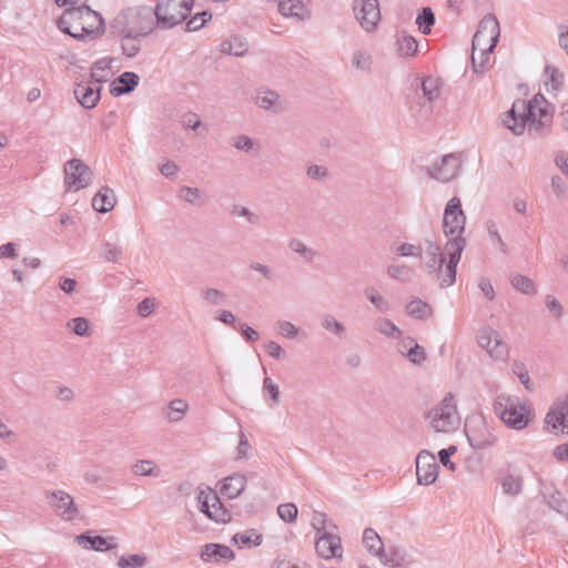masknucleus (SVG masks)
Returning <instances> with one entry per match:
<instances>
[{"label":"nucleus","mask_w":568,"mask_h":568,"mask_svg":"<svg viewBox=\"0 0 568 568\" xmlns=\"http://www.w3.org/2000/svg\"><path fill=\"white\" fill-rule=\"evenodd\" d=\"M439 465L430 452L423 449L416 457V477L419 485L429 486L437 479Z\"/></svg>","instance_id":"obj_17"},{"label":"nucleus","mask_w":568,"mask_h":568,"mask_svg":"<svg viewBox=\"0 0 568 568\" xmlns=\"http://www.w3.org/2000/svg\"><path fill=\"white\" fill-rule=\"evenodd\" d=\"M313 528L317 531L318 536L326 531H336L337 526L332 523L324 513H314L312 520Z\"/></svg>","instance_id":"obj_52"},{"label":"nucleus","mask_w":568,"mask_h":568,"mask_svg":"<svg viewBox=\"0 0 568 568\" xmlns=\"http://www.w3.org/2000/svg\"><path fill=\"white\" fill-rule=\"evenodd\" d=\"M384 565L396 568L407 566L409 556L402 546L389 545L378 558Z\"/></svg>","instance_id":"obj_25"},{"label":"nucleus","mask_w":568,"mask_h":568,"mask_svg":"<svg viewBox=\"0 0 568 568\" xmlns=\"http://www.w3.org/2000/svg\"><path fill=\"white\" fill-rule=\"evenodd\" d=\"M187 408L189 405L184 399H173L168 405L166 418L169 422H180L183 419Z\"/></svg>","instance_id":"obj_45"},{"label":"nucleus","mask_w":568,"mask_h":568,"mask_svg":"<svg viewBox=\"0 0 568 568\" xmlns=\"http://www.w3.org/2000/svg\"><path fill=\"white\" fill-rule=\"evenodd\" d=\"M478 345L487 352L495 362H506L509 348L501 335L490 326L481 327L477 333Z\"/></svg>","instance_id":"obj_12"},{"label":"nucleus","mask_w":568,"mask_h":568,"mask_svg":"<svg viewBox=\"0 0 568 568\" xmlns=\"http://www.w3.org/2000/svg\"><path fill=\"white\" fill-rule=\"evenodd\" d=\"M153 11L145 6L122 9L112 20V31L125 39L149 34L154 28Z\"/></svg>","instance_id":"obj_4"},{"label":"nucleus","mask_w":568,"mask_h":568,"mask_svg":"<svg viewBox=\"0 0 568 568\" xmlns=\"http://www.w3.org/2000/svg\"><path fill=\"white\" fill-rule=\"evenodd\" d=\"M115 62L113 58H102L94 62L91 69V79L98 84L106 82L112 75V64Z\"/></svg>","instance_id":"obj_29"},{"label":"nucleus","mask_w":568,"mask_h":568,"mask_svg":"<svg viewBox=\"0 0 568 568\" xmlns=\"http://www.w3.org/2000/svg\"><path fill=\"white\" fill-rule=\"evenodd\" d=\"M526 109V101H515L511 108L501 115V124L510 130L515 135H521L525 132L526 126L528 128Z\"/></svg>","instance_id":"obj_18"},{"label":"nucleus","mask_w":568,"mask_h":568,"mask_svg":"<svg viewBox=\"0 0 568 568\" xmlns=\"http://www.w3.org/2000/svg\"><path fill=\"white\" fill-rule=\"evenodd\" d=\"M100 84L95 82H81L74 88L78 102L85 109H92L100 100Z\"/></svg>","instance_id":"obj_22"},{"label":"nucleus","mask_w":568,"mask_h":568,"mask_svg":"<svg viewBox=\"0 0 568 568\" xmlns=\"http://www.w3.org/2000/svg\"><path fill=\"white\" fill-rule=\"evenodd\" d=\"M362 542L368 554L374 557L379 558V556L384 552V542L377 531L373 528L364 529Z\"/></svg>","instance_id":"obj_30"},{"label":"nucleus","mask_w":568,"mask_h":568,"mask_svg":"<svg viewBox=\"0 0 568 568\" xmlns=\"http://www.w3.org/2000/svg\"><path fill=\"white\" fill-rule=\"evenodd\" d=\"M211 501V514H207V518L220 524H225L231 520L230 511L223 506L217 496L216 491H209Z\"/></svg>","instance_id":"obj_32"},{"label":"nucleus","mask_w":568,"mask_h":568,"mask_svg":"<svg viewBox=\"0 0 568 568\" xmlns=\"http://www.w3.org/2000/svg\"><path fill=\"white\" fill-rule=\"evenodd\" d=\"M287 246L290 251L297 254L306 262H313L317 257V252L314 248L307 246L306 243L298 237L290 239Z\"/></svg>","instance_id":"obj_37"},{"label":"nucleus","mask_w":568,"mask_h":568,"mask_svg":"<svg viewBox=\"0 0 568 568\" xmlns=\"http://www.w3.org/2000/svg\"><path fill=\"white\" fill-rule=\"evenodd\" d=\"M406 358L415 365H420L426 361L425 349L416 342L413 347H409Z\"/></svg>","instance_id":"obj_64"},{"label":"nucleus","mask_w":568,"mask_h":568,"mask_svg":"<svg viewBox=\"0 0 568 568\" xmlns=\"http://www.w3.org/2000/svg\"><path fill=\"white\" fill-rule=\"evenodd\" d=\"M58 27L74 39L88 40L103 33L104 21L89 6H79L67 8L58 20Z\"/></svg>","instance_id":"obj_2"},{"label":"nucleus","mask_w":568,"mask_h":568,"mask_svg":"<svg viewBox=\"0 0 568 568\" xmlns=\"http://www.w3.org/2000/svg\"><path fill=\"white\" fill-rule=\"evenodd\" d=\"M321 325L324 331L337 337H343L346 333L344 324L337 321L336 317L332 314H325L322 317Z\"/></svg>","instance_id":"obj_48"},{"label":"nucleus","mask_w":568,"mask_h":568,"mask_svg":"<svg viewBox=\"0 0 568 568\" xmlns=\"http://www.w3.org/2000/svg\"><path fill=\"white\" fill-rule=\"evenodd\" d=\"M246 41L240 36H232L220 44V51L225 54L242 57L247 51Z\"/></svg>","instance_id":"obj_34"},{"label":"nucleus","mask_w":568,"mask_h":568,"mask_svg":"<svg viewBox=\"0 0 568 568\" xmlns=\"http://www.w3.org/2000/svg\"><path fill=\"white\" fill-rule=\"evenodd\" d=\"M419 258L423 261L425 272L428 275L436 276V278L439 281L440 287H449L455 283L456 276H454V280L449 284L445 282V272L446 263L448 262V255L446 254L445 250L444 252L442 251L439 244H437L434 241H426L423 247L422 257Z\"/></svg>","instance_id":"obj_8"},{"label":"nucleus","mask_w":568,"mask_h":568,"mask_svg":"<svg viewBox=\"0 0 568 568\" xmlns=\"http://www.w3.org/2000/svg\"><path fill=\"white\" fill-rule=\"evenodd\" d=\"M253 100L257 108L272 114H281L287 110L286 100L278 92L266 87L257 88Z\"/></svg>","instance_id":"obj_16"},{"label":"nucleus","mask_w":568,"mask_h":568,"mask_svg":"<svg viewBox=\"0 0 568 568\" xmlns=\"http://www.w3.org/2000/svg\"><path fill=\"white\" fill-rule=\"evenodd\" d=\"M465 432L468 443L474 449H485L491 447L498 440L494 429L481 416L469 419L466 424Z\"/></svg>","instance_id":"obj_10"},{"label":"nucleus","mask_w":568,"mask_h":568,"mask_svg":"<svg viewBox=\"0 0 568 568\" xmlns=\"http://www.w3.org/2000/svg\"><path fill=\"white\" fill-rule=\"evenodd\" d=\"M102 257L106 262L118 263L122 258V247L114 243H105L102 247Z\"/></svg>","instance_id":"obj_57"},{"label":"nucleus","mask_w":568,"mask_h":568,"mask_svg":"<svg viewBox=\"0 0 568 568\" xmlns=\"http://www.w3.org/2000/svg\"><path fill=\"white\" fill-rule=\"evenodd\" d=\"M178 196L183 202L191 205H201L203 204V191L195 186H182L178 192Z\"/></svg>","instance_id":"obj_44"},{"label":"nucleus","mask_w":568,"mask_h":568,"mask_svg":"<svg viewBox=\"0 0 568 568\" xmlns=\"http://www.w3.org/2000/svg\"><path fill=\"white\" fill-rule=\"evenodd\" d=\"M180 123L186 130L195 131L199 128H203L207 131V128L202 125L201 119L195 112L189 111L182 114Z\"/></svg>","instance_id":"obj_59"},{"label":"nucleus","mask_w":568,"mask_h":568,"mask_svg":"<svg viewBox=\"0 0 568 568\" xmlns=\"http://www.w3.org/2000/svg\"><path fill=\"white\" fill-rule=\"evenodd\" d=\"M486 231L489 237L490 243L495 248H497L501 254L507 255L509 250L506 242L503 240L499 227L496 221L487 220L486 221Z\"/></svg>","instance_id":"obj_38"},{"label":"nucleus","mask_w":568,"mask_h":568,"mask_svg":"<svg viewBox=\"0 0 568 568\" xmlns=\"http://www.w3.org/2000/svg\"><path fill=\"white\" fill-rule=\"evenodd\" d=\"M200 558L204 562L231 561L235 558V554L226 545L209 542L201 548Z\"/></svg>","instance_id":"obj_23"},{"label":"nucleus","mask_w":568,"mask_h":568,"mask_svg":"<svg viewBox=\"0 0 568 568\" xmlns=\"http://www.w3.org/2000/svg\"><path fill=\"white\" fill-rule=\"evenodd\" d=\"M201 297L209 306L216 307L226 302L227 295L216 287L206 286L201 291Z\"/></svg>","instance_id":"obj_42"},{"label":"nucleus","mask_w":568,"mask_h":568,"mask_svg":"<svg viewBox=\"0 0 568 568\" xmlns=\"http://www.w3.org/2000/svg\"><path fill=\"white\" fill-rule=\"evenodd\" d=\"M493 409L508 428L515 430L527 428L535 418L530 400L511 393H500L494 400Z\"/></svg>","instance_id":"obj_3"},{"label":"nucleus","mask_w":568,"mask_h":568,"mask_svg":"<svg viewBox=\"0 0 568 568\" xmlns=\"http://www.w3.org/2000/svg\"><path fill=\"white\" fill-rule=\"evenodd\" d=\"M422 90L427 101H435L440 93L438 80L432 77L425 78L422 81Z\"/></svg>","instance_id":"obj_54"},{"label":"nucleus","mask_w":568,"mask_h":568,"mask_svg":"<svg viewBox=\"0 0 568 568\" xmlns=\"http://www.w3.org/2000/svg\"><path fill=\"white\" fill-rule=\"evenodd\" d=\"M549 80L545 83L548 93H557L564 84V75L555 67L547 65L545 68Z\"/></svg>","instance_id":"obj_49"},{"label":"nucleus","mask_w":568,"mask_h":568,"mask_svg":"<svg viewBox=\"0 0 568 568\" xmlns=\"http://www.w3.org/2000/svg\"><path fill=\"white\" fill-rule=\"evenodd\" d=\"M75 542L85 549L104 552L118 547L116 538L113 536H90L88 532L75 536Z\"/></svg>","instance_id":"obj_21"},{"label":"nucleus","mask_w":568,"mask_h":568,"mask_svg":"<svg viewBox=\"0 0 568 568\" xmlns=\"http://www.w3.org/2000/svg\"><path fill=\"white\" fill-rule=\"evenodd\" d=\"M355 18L366 32H373L381 20L378 0H361L354 6Z\"/></svg>","instance_id":"obj_15"},{"label":"nucleus","mask_w":568,"mask_h":568,"mask_svg":"<svg viewBox=\"0 0 568 568\" xmlns=\"http://www.w3.org/2000/svg\"><path fill=\"white\" fill-rule=\"evenodd\" d=\"M315 549L317 555L324 559H342L343 557L342 540L336 531H326L317 536Z\"/></svg>","instance_id":"obj_19"},{"label":"nucleus","mask_w":568,"mask_h":568,"mask_svg":"<svg viewBox=\"0 0 568 568\" xmlns=\"http://www.w3.org/2000/svg\"><path fill=\"white\" fill-rule=\"evenodd\" d=\"M209 491H214V490L209 486L199 487L197 496H196V499L199 503V509L206 517H207V514H211V505L210 504L212 501V500H209V498H210Z\"/></svg>","instance_id":"obj_61"},{"label":"nucleus","mask_w":568,"mask_h":568,"mask_svg":"<svg viewBox=\"0 0 568 568\" xmlns=\"http://www.w3.org/2000/svg\"><path fill=\"white\" fill-rule=\"evenodd\" d=\"M131 470L136 476H151L158 477L160 475V470L158 469L155 463L151 459H142L135 462Z\"/></svg>","instance_id":"obj_47"},{"label":"nucleus","mask_w":568,"mask_h":568,"mask_svg":"<svg viewBox=\"0 0 568 568\" xmlns=\"http://www.w3.org/2000/svg\"><path fill=\"white\" fill-rule=\"evenodd\" d=\"M374 328L386 337L399 338L402 336V331L387 317H378L374 323Z\"/></svg>","instance_id":"obj_43"},{"label":"nucleus","mask_w":568,"mask_h":568,"mask_svg":"<svg viewBox=\"0 0 568 568\" xmlns=\"http://www.w3.org/2000/svg\"><path fill=\"white\" fill-rule=\"evenodd\" d=\"M220 484V493L229 499H235L244 491L246 477L243 474L235 473L222 479Z\"/></svg>","instance_id":"obj_24"},{"label":"nucleus","mask_w":568,"mask_h":568,"mask_svg":"<svg viewBox=\"0 0 568 568\" xmlns=\"http://www.w3.org/2000/svg\"><path fill=\"white\" fill-rule=\"evenodd\" d=\"M93 181V172L80 159H71L64 164V185L69 192L88 187Z\"/></svg>","instance_id":"obj_11"},{"label":"nucleus","mask_w":568,"mask_h":568,"mask_svg":"<svg viewBox=\"0 0 568 568\" xmlns=\"http://www.w3.org/2000/svg\"><path fill=\"white\" fill-rule=\"evenodd\" d=\"M390 251L398 257H422L423 247L409 242H398L390 246Z\"/></svg>","instance_id":"obj_41"},{"label":"nucleus","mask_w":568,"mask_h":568,"mask_svg":"<svg viewBox=\"0 0 568 568\" xmlns=\"http://www.w3.org/2000/svg\"><path fill=\"white\" fill-rule=\"evenodd\" d=\"M277 514L282 520L293 523L297 517V507L291 503L281 504L277 507Z\"/></svg>","instance_id":"obj_63"},{"label":"nucleus","mask_w":568,"mask_h":568,"mask_svg":"<svg viewBox=\"0 0 568 568\" xmlns=\"http://www.w3.org/2000/svg\"><path fill=\"white\" fill-rule=\"evenodd\" d=\"M67 328L80 337H89L92 333L90 323L85 317H73L65 324Z\"/></svg>","instance_id":"obj_46"},{"label":"nucleus","mask_w":568,"mask_h":568,"mask_svg":"<svg viewBox=\"0 0 568 568\" xmlns=\"http://www.w3.org/2000/svg\"><path fill=\"white\" fill-rule=\"evenodd\" d=\"M275 327L277 333L287 339H294L301 334V328H298L295 324L286 320H278L275 323Z\"/></svg>","instance_id":"obj_53"},{"label":"nucleus","mask_w":568,"mask_h":568,"mask_svg":"<svg viewBox=\"0 0 568 568\" xmlns=\"http://www.w3.org/2000/svg\"><path fill=\"white\" fill-rule=\"evenodd\" d=\"M418 50L417 40L407 33H400L396 40V51L402 58H410L416 54Z\"/></svg>","instance_id":"obj_36"},{"label":"nucleus","mask_w":568,"mask_h":568,"mask_svg":"<svg viewBox=\"0 0 568 568\" xmlns=\"http://www.w3.org/2000/svg\"><path fill=\"white\" fill-rule=\"evenodd\" d=\"M45 498L54 514L63 521H72L79 516L73 497L64 490L45 491Z\"/></svg>","instance_id":"obj_13"},{"label":"nucleus","mask_w":568,"mask_h":568,"mask_svg":"<svg viewBox=\"0 0 568 568\" xmlns=\"http://www.w3.org/2000/svg\"><path fill=\"white\" fill-rule=\"evenodd\" d=\"M139 75L134 72H123L116 81L121 84L119 87H112L110 92L114 97H119L125 93H129L135 89V87L139 84Z\"/></svg>","instance_id":"obj_33"},{"label":"nucleus","mask_w":568,"mask_h":568,"mask_svg":"<svg viewBox=\"0 0 568 568\" xmlns=\"http://www.w3.org/2000/svg\"><path fill=\"white\" fill-rule=\"evenodd\" d=\"M278 12L285 18L304 21L310 18V11L301 0L278 1Z\"/></svg>","instance_id":"obj_26"},{"label":"nucleus","mask_w":568,"mask_h":568,"mask_svg":"<svg viewBox=\"0 0 568 568\" xmlns=\"http://www.w3.org/2000/svg\"><path fill=\"white\" fill-rule=\"evenodd\" d=\"M364 296L377 313L388 314L393 311L392 302L377 287L366 286Z\"/></svg>","instance_id":"obj_27"},{"label":"nucleus","mask_w":568,"mask_h":568,"mask_svg":"<svg viewBox=\"0 0 568 568\" xmlns=\"http://www.w3.org/2000/svg\"><path fill=\"white\" fill-rule=\"evenodd\" d=\"M500 485L505 494L516 496L521 491L523 479L520 476L507 474L500 479Z\"/></svg>","instance_id":"obj_50"},{"label":"nucleus","mask_w":568,"mask_h":568,"mask_svg":"<svg viewBox=\"0 0 568 568\" xmlns=\"http://www.w3.org/2000/svg\"><path fill=\"white\" fill-rule=\"evenodd\" d=\"M500 36V28L497 18L486 14L478 24L473 38V49L479 52L485 59L491 54Z\"/></svg>","instance_id":"obj_9"},{"label":"nucleus","mask_w":568,"mask_h":568,"mask_svg":"<svg viewBox=\"0 0 568 568\" xmlns=\"http://www.w3.org/2000/svg\"><path fill=\"white\" fill-rule=\"evenodd\" d=\"M148 562V557L144 554H134L129 556H122L118 560L119 567L125 568H141Z\"/></svg>","instance_id":"obj_56"},{"label":"nucleus","mask_w":568,"mask_h":568,"mask_svg":"<svg viewBox=\"0 0 568 568\" xmlns=\"http://www.w3.org/2000/svg\"><path fill=\"white\" fill-rule=\"evenodd\" d=\"M115 196L111 189H101L92 199V207L100 213H106L114 207Z\"/></svg>","instance_id":"obj_31"},{"label":"nucleus","mask_w":568,"mask_h":568,"mask_svg":"<svg viewBox=\"0 0 568 568\" xmlns=\"http://www.w3.org/2000/svg\"><path fill=\"white\" fill-rule=\"evenodd\" d=\"M234 544H240L244 547L252 548L257 547L263 541V535L257 532L256 529H246L242 532H237L232 538Z\"/></svg>","instance_id":"obj_39"},{"label":"nucleus","mask_w":568,"mask_h":568,"mask_svg":"<svg viewBox=\"0 0 568 568\" xmlns=\"http://www.w3.org/2000/svg\"><path fill=\"white\" fill-rule=\"evenodd\" d=\"M386 274L393 281L399 283H409L415 276V270L413 266L405 262H393L387 265Z\"/></svg>","instance_id":"obj_28"},{"label":"nucleus","mask_w":568,"mask_h":568,"mask_svg":"<svg viewBox=\"0 0 568 568\" xmlns=\"http://www.w3.org/2000/svg\"><path fill=\"white\" fill-rule=\"evenodd\" d=\"M526 120L528 131L534 136H544L547 134L554 106L541 94H536L528 103L526 102Z\"/></svg>","instance_id":"obj_7"},{"label":"nucleus","mask_w":568,"mask_h":568,"mask_svg":"<svg viewBox=\"0 0 568 568\" xmlns=\"http://www.w3.org/2000/svg\"><path fill=\"white\" fill-rule=\"evenodd\" d=\"M462 165L460 153H449L442 156L438 161L434 162L428 173L429 175L440 182H448L456 178Z\"/></svg>","instance_id":"obj_14"},{"label":"nucleus","mask_w":568,"mask_h":568,"mask_svg":"<svg viewBox=\"0 0 568 568\" xmlns=\"http://www.w3.org/2000/svg\"><path fill=\"white\" fill-rule=\"evenodd\" d=\"M510 284L516 291L520 292L521 294L532 296L537 293L536 283L526 275L519 273L514 274L510 277Z\"/></svg>","instance_id":"obj_40"},{"label":"nucleus","mask_w":568,"mask_h":568,"mask_svg":"<svg viewBox=\"0 0 568 568\" xmlns=\"http://www.w3.org/2000/svg\"><path fill=\"white\" fill-rule=\"evenodd\" d=\"M408 316L415 320H427L432 316V307L429 304L418 297L412 298L405 306Z\"/></svg>","instance_id":"obj_35"},{"label":"nucleus","mask_w":568,"mask_h":568,"mask_svg":"<svg viewBox=\"0 0 568 568\" xmlns=\"http://www.w3.org/2000/svg\"><path fill=\"white\" fill-rule=\"evenodd\" d=\"M212 19V14L209 11H202L193 17L186 22V30L190 32H194L200 30Z\"/></svg>","instance_id":"obj_58"},{"label":"nucleus","mask_w":568,"mask_h":568,"mask_svg":"<svg viewBox=\"0 0 568 568\" xmlns=\"http://www.w3.org/2000/svg\"><path fill=\"white\" fill-rule=\"evenodd\" d=\"M213 318L223 325L231 327L232 329H237L239 321L235 314L225 308H217L214 311Z\"/></svg>","instance_id":"obj_55"},{"label":"nucleus","mask_w":568,"mask_h":568,"mask_svg":"<svg viewBox=\"0 0 568 568\" xmlns=\"http://www.w3.org/2000/svg\"><path fill=\"white\" fill-rule=\"evenodd\" d=\"M465 225L466 214L462 209L460 199L454 196L447 202L443 215V233L447 237L445 251L448 255L445 282L448 284L454 280V276H456L457 265L466 247V239L463 236Z\"/></svg>","instance_id":"obj_1"},{"label":"nucleus","mask_w":568,"mask_h":568,"mask_svg":"<svg viewBox=\"0 0 568 568\" xmlns=\"http://www.w3.org/2000/svg\"><path fill=\"white\" fill-rule=\"evenodd\" d=\"M416 24L424 34H429L432 27L435 24V14L429 7L420 10L416 18Z\"/></svg>","instance_id":"obj_51"},{"label":"nucleus","mask_w":568,"mask_h":568,"mask_svg":"<svg viewBox=\"0 0 568 568\" xmlns=\"http://www.w3.org/2000/svg\"><path fill=\"white\" fill-rule=\"evenodd\" d=\"M545 426L556 435L568 434V405L551 408L545 417Z\"/></svg>","instance_id":"obj_20"},{"label":"nucleus","mask_w":568,"mask_h":568,"mask_svg":"<svg viewBox=\"0 0 568 568\" xmlns=\"http://www.w3.org/2000/svg\"><path fill=\"white\" fill-rule=\"evenodd\" d=\"M429 426L436 433H454L462 423V417L457 409V399L454 393H446V395L434 405L425 415Z\"/></svg>","instance_id":"obj_5"},{"label":"nucleus","mask_w":568,"mask_h":568,"mask_svg":"<svg viewBox=\"0 0 568 568\" xmlns=\"http://www.w3.org/2000/svg\"><path fill=\"white\" fill-rule=\"evenodd\" d=\"M194 7V0H158L153 10L159 29L169 30L182 23Z\"/></svg>","instance_id":"obj_6"},{"label":"nucleus","mask_w":568,"mask_h":568,"mask_svg":"<svg viewBox=\"0 0 568 568\" xmlns=\"http://www.w3.org/2000/svg\"><path fill=\"white\" fill-rule=\"evenodd\" d=\"M547 503L550 508L555 509L559 514H568V501L559 491H554L550 494L547 498Z\"/></svg>","instance_id":"obj_60"},{"label":"nucleus","mask_w":568,"mask_h":568,"mask_svg":"<svg viewBox=\"0 0 568 568\" xmlns=\"http://www.w3.org/2000/svg\"><path fill=\"white\" fill-rule=\"evenodd\" d=\"M233 146L236 150L244 151V152H251L255 149L256 142L245 134H240L233 138L232 142Z\"/></svg>","instance_id":"obj_62"}]
</instances>
